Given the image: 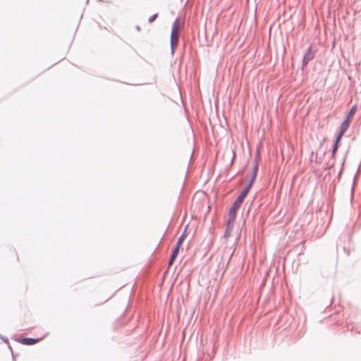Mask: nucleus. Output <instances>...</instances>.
<instances>
[{"label": "nucleus", "instance_id": "1", "mask_svg": "<svg viewBox=\"0 0 361 361\" xmlns=\"http://www.w3.org/2000/svg\"><path fill=\"white\" fill-rule=\"evenodd\" d=\"M257 165H255V169H254L253 176L252 177V179H251L250 183L243 189V190L241 192L240 195L235 200L233 205L230 208V210L228 212V224H227V229L228 230H231L233 228V223L235 219L236 211L240 208V207L241 206L245 197L248 194V192L253 184V182L255 179V177L257 175Z\"/></svg>", "mask_w": 361, "mask_h": 361}, {"label": "nucleus", "instance_id": "2", "mask_svg": "<svg viewBox=\"0 0 361 361\" xmlns=\"http://www.w3.org/2000/svg\"><path fill=\"white\" fill-rule=\"evenodd\" d=\"M356 109H357L356 106H353L351 108V109L350 110V111H349L346 118L345 119V121L341 125L340 133H339V134L337 136L336 142H335L334 148H333V152H332L333 156H334L335 154L336 153V151L338 149V143L341 141L342 136L343 135V134L345 133V132L347 130L348 128L349 127L350 123L351 122L352 117L355 114Z\"/></svg>", "mask_w": 361, "mask_h": 361}, {"label": "nucleus", "instance_id": "3", "mask_svg": "<svg viewBox=\"0 0 361 361\" xmlns=\"http://www.w3.org/2000/svg\"><path fill=\"white\" fill-rule=\"evenodd\" d=\"M180 30V22L177 18L173 24L171 34V47L172 52H173L175 48L177 47L178 43L179 32Z\"/></svg>", "mask_w": 361, "mask_h": 361}, {"label": "nucleus", "instance_id": "4", "mask_svg": "<svg viewBox=\"0 0 361 361\" xmlns=\"http://www.w3.org/2000/svg\"><path fill=\"white\" fill-rule=\"evenodd\" d=\"M40 340V338H23L21 339L20 343L24 345H30L38 343Z\"/></svg>", "mask_w": 361, "mask_h": 361}, {"label": "nucleus", "instance_id": "5", "mask_svg": "<svg viewBox=\"0 0 361 361\" xmlns=\"http://www.w3.org/2000/svg\"><path fill=\"white\" fill-rule=\"evenodd\" d=\"M185 233H183L180 235V237L178 238V240L176 245V247L173 249V252L178 254L180 247H181L182 243L185 240Z\"/></svg>", "mask_w": 361, "mask_h": 361}, {"label": "nucleus", "instance_id": "6", "mask_svg": "<svg viewBox=\"0 0 361 361\" xmlns=\"http://www.w3.org/2000/svg\"><path fill=\"white\" fill-rule=\"evenodd\" d=\"M312 58H313V55L310 52V50H309L308 52L304 56L303 63L307 64L309 61L312 59Z\"/></svg>", "mask_w": 361, "mask_h": 361}, {"label": "nucleus", "instance_id": "7", "mask_svg": "<svg viewBox=\"0 0 361 361\" xmlns=\"http://www.w3.org/2000/svg\"><path fill=\"white\" fill-rule=\"evenodd\" d=\"M178 254L177 253H175V252H172V255L171 256V258L169 261V266H171L176 259V257H177Z\"/></svg>", "mask_w": 361, "mask_h": 361}, {"label": "nucleus", "instance_id": "8", "mask_svg": "<svg viewBox=\"0 0 361 361\" xmlns=\"http://www.w3.org/2000/svg\"><path fill=\"white\" fill-rule=\"evenodd\" d=\"M157 17V14H154V16H151L149 18V22L152 23L156 19Z\"/></svg>", "mask_w": 361, "mask_h": 361}]
</instances>
